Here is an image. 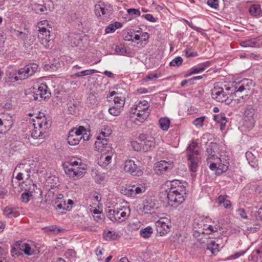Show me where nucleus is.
<instances>
[{"mask_svg":"<svg viewBox=\"0 0 262 262\" xmlns=\"http://www.w3.org/2000/svg\"><path fill=\"white\" fill-rule=\"evenodd\" d=\"M218 150V146L215 143L211 142L206 149V155L207 156L206 162L211 170H215L217 175L226 171L228 169L229 162L225 155L220 157L215 155Z\"/></svg>","mask_w":262,"mask_h":262,"instance_id":"f257e3e1","label":"nucleus"},{"mask_svg":"<svg viewBox=\"0 0 262 262\" xmlns=\"http://www.w3.org/2000/svg\"><path fill=\"white\" fill-rule=\"evenodd\" d=\"M187 189L184 184L178 180H174L171 182V186L167 192V198L168 203L180 204L185 200Z\"/></svg>","mask_w":262,"mask_h":262,"instance_id":"f03ea898","label":"nucleus"},{"mask_svg":"<svg viewBox=\"0 0 262 262\" xmlns=\"http://www.w3.org/2000/svg\"><path fill=\"white\" fill-rule=\"evenodd\" d=\"M33 129L31 136L34 139H43L47 134V130L51 125L43 114H39L36 119H32Z\"/></svg>","mask_w":262,"mask_h":262,"instance_id":"7ed1b4c3","label":"nucleus"},{"mask_svg":"<svg viewBox=\"0 0 262 262\" xmlns=\"http://www.w3.org/2000/svg\"><path fill=\"white\" fill-rule=\"evenodd\" d=\"M82 165L81 162L71 160L69 162L63 164V167L66 174L76 180L83 177L85 173V169L82 166Z\"/></svg>","mask_w":262,"mask_h":262,"instance_id":"20e7f679","label":"nucleus"},{"mask_svg":"<svg viewBox=\"0 0 262 262\" xmlns=\"http://www.w3.org/2000/svg\"><path fill=\"white\" fill-rule=\"evenodd\" d=\"M198 143L192 142L187 148V155L188 160V165L190 171L195 172L197 171L201 163V157L199 151L196 149Z\"/></svg>","mask_w":262,"mask_h":262,"instance_id":"39448f33","label":"nucleus"},{"mask_svg":"<svg viewBox=\"0 0 262 262\" xmlns=\"http://www.w3.org/2000/svg\"><path fill=\"white\" fill-rule=\"evenodd\" d=\"M130 213L127 206H121L113 209H110L107 213V217L113 222L121 223L126 221Z\"/></svg>","mask_w":262,"mask_h":262,"instance_id":"423d86ee","label":"nucleus"},{"mask_svg":"<svg viewBox=\"0 0 262 262\" xmlns=\"http://www.w3.org/2000/svg\"><path fill=\"white\" fill-rule=\"evenodd\" d=\"M254 86V83L251 80L244 79L238 83H236L235 85L232 87L233 89L232 91H234L236 95H238L239 97L243 98V95L239 96V93H243L245 96L250 95L252 93Z\"/></svg>","mask_w":262,"mask_h":262,"instance_id":"0eeeda50","label":"nucleus"},{"mask_svg":"<svg viewBox=\"0 0 262 262\" xmlns=\"http://www.w3.org/2000/svg\"><path fill=\"white\" fill-rule=\"evenodd\" d=\"M232 88H226L225 90L224 88L220 85L219 83H215L213 88L211 90V96L212 98L215 101L219 102H225L227 104L230 103L229 100V93L228 91H230Z\"/></svg>","mask_w":262,"mask_h":262,"instance_id":"6e6552de","label":"nucleus"},{"mask_svg":"<svg viewBox=\"0 0 262 262\" xmlns=\"http://www.w3.org/2000/svg\"><path fill=\"white\" fill-rule=\"evenodd\" d=\"M123 169L133 176L140 177L143 173V170L132 160H127L124 162Z\"/></svg>","mask_w":262,"mask_h":262,"instance_id":"1a4fd4ad","label":"nucleus"},{"mask_svg":"<svg viewBox=\"0 0 262 262\" xmlns=\"http://www.w3.org/2000/svg\"><path fill=\"white\" fill-rule=\"evenodd\" d=\"M146 190L144 183H138L127 186L124 190V194L132 197H135L137 194L144 193Z\"/></svg>","mask_w":262,"mask_h":262,"instance_id":"9d476101","label":"nucleus"},{"mask_svg":"<svg viewBox=\"0 0 262 262\" xmlns=\"http://www.w3.org/2000/svg\"><path fill=\"white\" fill-rule=\"evenodd\" d=\"M85 132L84 127L80 126L78 128H74L70 130L69 136L67 138L68 143L71 145H76L79 143L81 140V132Z\"/></svg>","mask_w":262,"mask_h":262,"instance_id":"9b49d317","label":"nucleus"},{"mask_svg":"<svg viewBox=\"0 0 262 262\" xmlns=\"http://www.w3.org/2000/svg\"><path fill=\"white\" fill-rule=\"evenodd\" d=\"M255 110L251 106H248L244 111V125L248 128H252L255 122L254 115Z\"/></svg>","mask_w":262,"mask_h":262,"instance_id":"f8f14e48","label":"nucleus"},{"mask_svg":"<svg viewBox=\"0 0 262 262\" xmlns=\"http://www.w3.org/2000/svg\"><path fill=\"white\" fill-rule=\"evenodd\" d=\"M140 141H141L142 151H147L151 150L155 146V139L151 136L141 134L139 136Z\"/></svg>","mask_w":262,"mask_h":262,"instance_id":"ddd939ff","label":"nucleus"},{"mask_svg":"<svg viewBox=\"0 0 262 262\" xmlns=\"http://www.w3.org/2000/svg\"><path fill=\"white\" fill-rule=\"evenodd\" d=\"M110 134H106L104 132H101L99 133L96 138V141L95 142V149L98 151H102L107 147L108 144V139L106 138Z\"/></svg>","mask_w":262,"mask_h":262,"instance_id":"4468645a","label":"nucleus"},{"mask_svg":"<svg viewBox=\"0 0 262 262\" xmlns=\"http://www.w3.org/2000/svg\"><path fill=\"white\" fill-rule=\"evenodd\" d=\"M51 96V92L48 86L44 83L40 84L37 89V91L34 94V99L39 101L46 100L49 98Z\"/></svg>","mask_w":262,"mask_h":262,"instance_id":"2eb2a0df","label":"nucleus"},{"mask_svg":"<svg viewBox=\"0 0 262 262\" xmlns=\"http://www.w3.org/2000/svg\"><path fill=\"white\" fill-rule=\"evenodd\" d=\"M201 226V228H199L198 229H196L195 231L198 233H203L204 234L205 233V231H206V234H211L212 232H217L219 229H220V226L217 224L215 225H208L205 224L201 222L198 226Z\"/></svg>","mask_w":262,"mask_h":262,"instance_id":"dca6fc26","label":"nucleus"},{"mask_svg":"<svg viewBox=\"0 0 262 262\" xmlns=\"http://www.w3.org/2000/svg\"><path fill=\"white\" fill-rule=\"evenodd\" d=\"M68 40L71 46L73 47H79L81 48L83 47L82 36L79 34L70 33L68 35Z\"/></svg>","mask_w":262,"mask_h":262,"instance_id":"f3484780","label":"nucleus"},{"mask_svg":"<svg viewBox=\"0 0 262 262\" xmlns=\"http://www.w3.org/2000/svg\"><path fill=\"white\" fill-rule=\"evenodd\" d=\"M114 95H115L114 98V104H118V105H121L122 107H123L125 104V96H122L118 91H110L109 94L107 96V99H110Z\"/></svg>","mask_w":262,"mask_h":262,"instance_id":"a211bd4d","label":"nucleus"},{"mask_svg":"<svg viewBox=\"0 0 262 262\" xmlns=\"http://www.w3.org/2000/svg\"><path fill=\"white\" fill-rule=\"evenodd\" d=\"M156 227L157 232L161 236L166 234L169 230V225L162 220H159L156 223Z\"/></svg>","mask_w":262,"mask_h":262,"instance_id":"6ab92c4d","label":"nucleus"},{"mask_svg":"<svg viewBox=\"0 0 262 262\" xmlns=\"http://www.w3.org/2000/svg\"><path fill=\"white\" fill-rule=\"evenodd\" d=\"M12 125L13 120L11 117L8 116L7 119H0V133L9 130Z\"/></svg>","mask_w":262,"mask_h":262,"instance_id":"aec40b11","label":"nucleus"},{"mask_svg":"<svg viewBox=\"0 0 262 262\" xmlns=\"http://www.w3.org/2000/svg\"><path fill=\"white\" fill-rule=\"evenodd\" d=\"M173 166V163L172 162H166V161L163 160L160 161L157 164L156 168L158 171L164 172L172 169Z\"/></svg>","mask_w":262,"mask_h":262,"instance_id":"412c9836","label":"nucleus"},{"mask_svg":"<svg viewBox=\"0 0 262 262\" xmlns=\"http://www.w3.org/2000/svg\"><path fill=\"white\" fill-rule=\"evenodd\" d=\"M17 73V75L15 74H13L12 76V79H13L15 81L19 80H24L29 77L24 68L18 70Z\"/></svg>","mask_w":262,"mask_h":262,"instance_id":"4be33fe9","label":"nucleus"},{"mask_svg":"<svg viewBox=\"0 0 262 262\" xmlns=\"http://www.w3.org/2000/svg\"><path fill=\"white\" fill-rule=\"evenodd\" d=\"M46 184L52 189L56 188L59 185V179L55 176H50L46 179Z\"/></svg>","mask_w":262,"mask_h":262,"instance_id":"5701e85b","label":"nucleus"},{"mask_svg":"<svg viewBox=\"0 0 262 262\" xmlns=\"http://www.w3.org/2000/svg\"><path fill=\"white\" fill-rule=\"evenodd\" d=\"M213 118L215 121L221 124V129L223 130L227 122L225 114L221 113L219 114L214 115Z\"/></svg>","mask_w":262,"mask_h":262,"instance_id":"b1692460","label":"nucleus"},{"mask_svg":"<svg viewBox=\"0 0 262 262\" xmlns=\"http://www.w3.org/2000/svg\"><path fill=\"white\" fill-rule=\"evenodd\" d=\"M256 38H252L249 40H247L243 41L241 43L242 46L244 47H259L260 46V42Z\"/></svg>","mask_w":262,"mask_h":262,"instance_id":"393cba45","label":"nucleus"},{"mask_svg":"<svg viewBox=\"0 0 262 262\" xmlns=\"http://www.w3.org/2000/svg\"><path fill=\"white\" fill-rule=\"evenodd\" d=\"M219 244L214 241L210 240L207 244V249L210 251L212 254H215L219 251Z\"/></svg>","mask_w":262,"mask_h":262,"instance_id":"a878e982","label":"nucleus"},{"mask_svg":"<svg viewBox=\"0 0 262 262\" xmlns=\"http://www.w3.org/2000/svg\"><path fill=\"white\" fill-rule=\"evenodd\" d=\"M133 114L136 115L137 117L136 119L139 121L140 122H143L148 117L149 113V112H138L135 110V112H133Z\"/></svg>","mask_w":262,"mask_h":262,"instance_id":"bb28decb","label":"nucleus"},{"mask_svg":"<svg viewBox=\"0 0 262 262\" xmlns=\"http://www.w3.org/2000/svg\"><path fill=\"white\" fill-rule=\"evenodd\" d=\"M246 157L248 161V163L252 167H257V160L256 157L251 151L246 152Z\"/></svg>","mask_w":262,"mask_h":262,"instance_id":"cd10ccee","label":"nucleus"},{"mask_svg":"<svg viewBox=\"0 0 262 262\" xmlns=\"http://www.w3.org/2000/svg\"><path fill=\"white\" fill-rule=\"evenodd\" d=\"M28 77L34 74L38 69V65L35 63H32L24 67Z\"/></svg>","mask_w":262,"mask_h":262,"instance_id":"c85d7f7f","label":"nucleus"},{"mask_svg":"<svg viewBox=\"0 0 262 262\" xmlns=\"http://www.w3.org/2000/svg\"><path fill=\"white\" fill-rule=\"evenodd\" d=\"M112 158V156L110 155H102L98 162L99 165L102 167L105 168L111 162Z\"/></svg>","mask_w":262,"mask_h":262,"instance_id":"c756f323","label":"nucleus"},{"mask_svg":"<svg viewBox=\"0 0 262 262\" xmlns=\"http://www.w3.org/2000/svg\"><path fill=\"white\" fill-rule=\"evenodd\" d=\"M170 120L167 117L162 118L159 121L160 127L164 131L168 130L170 126Z\"/></svg>","mask_w":262,"mask_h":262,"instance_id":"7c9ffc66","label":"nucleus"},{"mask_svg":"<svg viewBox=\"0 0 262 262\" xmlns=\"http://www.w3.org/2000/svg\"><path fill=\"white\" fill-rule=\"evenodd\" d=\"M38 37L40 42L46 48L50 46V43L51 41L50 39V33L47 34V35H38Z\"/></svg>","mask_w":262,"mask_h":262,"instance_id":"2f4dec72","label":"nucleus"},{"mask_svg":"<svg viewBox=\"0 0 262 262\" xmlns=\"http://www.w3.org/2000/svg\"><path fill=\"white\" fill-rule=\"evenodd\" d=\"M4 214L9 218L15 217L18 215V213L16 210L10 206H7L5 208L4 210Z\"/></svg>","mask_w":262,"mask_h":262,"instance_id":"473e14b6","label":"nucleus"},{"mask_svg":"<svg viewBox=\"0 0 262 262\" xmlns=\"http://www.w3.org/2000/svg\"><path fill=\"white\" fill-rule=\"evenodd\" d=\"M149 107V104L147 101L143 100L140 101L137 105L135 110L138 112L144 111L148 112V108Z\"/></svg>","mask_w":262,"mask_h":262,"instance_id":"72a5a7b5","label":"nucleus"},{"mask_svg":"<svg viewBox=\"0 0 262 262\" xmlns=\"http://www.w3.org/2000/svg\"><path fill=\"white\" fill-rule=\"evenodd\" d=\"M122 108L123 107H122L121 105H118V104H114V106L108 109V112L111 115L114 116H117L120 115Z\"/></svg>","mask_w":262,"mask_h":262,"instance_id":"f704fd0d","label":"nucleus"},{"mask_svg":"<svg viewBox=\"0 0 262 262\" xmlns=\"http://www.w3.org/2000/svg\"><path fill=\"white\" fill-rule=\"evenodd\" d=\"M104 5H96L95 6V12L97 16L105 15L107 9L103 6Z\"/></svg>","mask_w":262,"mask_h":262,"instance_id":"c9c22d12","label":"nucleus"},{"mask_svg":"<svg viewBox=\"0 0 262 262\" xmlns=\"http://www.w3.org/2000/svg\"><path fill=\"white\" fill-rule=\"evenodd\" d=\"M249 13L253 16H258L261 13L260 6L258 5H253L249 9Z\"/></svg>","mask_w":262,"mask_h":262,"instance_id":"e433bc0d","label":"nucleus"},{"mask_svg":"<svg viewBox=\"0 0 262 262\" xmlns=\"http://www.w3.org/2000/svg\"><path fill=\"white\" fill-rule=\"evenodd\" d=\"M152 232V228L150 226H148L141 229L140 231V234L142 237L144 238H148L151 236Z\"/></svg>","mask_w":262,"mask_h":262,"instance_id":"4c0bfd02","label":"nucleus"},{"mask_svg":"<svg viewBox=\"0 0 262 262\" xmlns=\"http://www.w3.org/2000/svg\"><path fill=\"white\" fill-rule=\"evenodd\" d=\"M20 249L28 255H31L34 254V251L31 250L30 245L27 243H23L20 245Z\"/></svg>","mask_w":262,"mask_h":262,"instance_id":"58836bf2","label":"nucleus"},{"mask_svg":"<svg viewBox=\"0 0 262 262\" xmlns=\"http://www.w3.org/2000/svg\"><path fill=\"white\" fill-rule=\"evenodd\" d=\"M29 167L30 165L28 164L21 163L17 165L15 170L20 171L24 170L27 173V177H30V168H29Z\"/></svg>","mask_w":262,"mask_h":262,"instance_id":"ea45409f","label":"nucleus"},{"mask_svg":"<svg viewBox=\"0 0 262 262\" xmlns=\"http://www.w3.org/2000/svg\"><path fill=\"white\" fill-rule=\"evenodd\" d=\"M103 236L106 240H114L118 236V234L116 232H113L111 231H104Z\"/></svg>","mask_w":262,"mask_h":262,"instance_id":"a19ab883","label":"nucleus"},{"mask_svg":"<svg viewBox=\"0 0 262 262\" xmlns=\"http://www.w3.org/2000/svg\"><path fill=\"white\" fill-rule=\"evenodd\" d=\"M155 208H157V207L156 206L155 204L153 203L151 201L146 202L143 207V209L145 213L151 211Z\"/></svg>","mask_w":262,"mask_h":262,"instance_id":"79ce46f5","label":"nucleus"},{"mask_svg":"<svg viewBox=\"0 0 262 262\" xmlns=\"http://www.w3.org/2000/svg\"><path fill=\"white\" fill-rule=\"evenodd\" d=\"M115 51L118 55H127V50H126V47H125L124 46H122V45L116 46Z\"/></svg>","mask_w":262,"mask_h":262,"instance_id":"37998d69","label":"nucleus"},{"mask_svg":"<svg viewBox=\"0 0 262 262\" xmlns=\"http://www.w3.org/2000/svg\"><path fill=\"white\" fill-rule=\"evenodd\" d=\"M96 70H86L75 73V75L77 77H82L83 76L91 75L94 73H97Z\"/></svg>","mask_w":262,"mask_h":262,"instance_id":"c03bdc74","label":"nucleus"},{"mask_svg":"<svg viewBox=\"0 0 262 262\" xmlns=\"http://www.w3.org/2000/svg\"><path fill=\"white\" fill-rule=\"evenodd\" d=\"M183 59L181 57L178 56L173 59L171 62L169 63V65L171 67H179L180 66L183 62Z\"/></svg>","mask_w":262,"mask_h":262,"instance_id":"a18cd8bd","label":"nucleus"},{"mask_svg":"<svg viewBox=\"0 0 262 262\" xmlns=\"http://www.w3.org/2000/svg\"><path fill=\"white\" fill-rule=\"evenodd\" d=\"M205 117L204 116H201L195 118L193 121V124L198 128H200L203 125V123L205 120Z\"/></svg>","mask_w":262,"mask_h":262,"instance_id":"49530a36","label":"nucleus"},{"mask_svg":"<svg viewBox=\"0 0 262 262\" xmlns=\"http://www.w3.org/2000/svg\"><path fill=\"white\" fill-rule=\"evenodd\" d=\"M57 64L55 63H49L44 66L43 69L46 71L50 72H54L58 69Z\"/></svg>","mask_w":262,"mask_h":262,"instance_id":"de8ad7c7","label":"nucleus"},{"mask_svg":"<svg viewBox=\"0 0 262 262\" xmlns=\"http://www.w3.org/2000/svg\"><path fill=\"white\" fill-rule=\"evenodd\" d=\"M32 196V192L28 191L24 192L21 195V200L23 202L27 203L29 201L30 197Z\"/></svg>","mask_w":262,"mask_h":262,"instance_id":"09e8293b","label":"nucleus"},{"mask_svg":"<svg viewBox=\"0 0 262 262\" xmlns=\"http://www.w3.org/2000/svg\"><path fill=\"white\" fill-rule=\"evenodd\" d=\"M55 204H56L55 206V208L57 210H66L67 209V207H69V206H67V204H66L65 201L61 200V202H59V201H57L56 202Z\"/></svg>","mask_w":262,"mask_h":262,"instance_id":"8fccbe9b","label":"nucleus"},{"mask_svg":"<svg viewBox=\"0 0 262 262\" xmlns=\"http://www.w3.org/2000/svg\"><path fill=\"white\" fill-rule=\"evenodd\" d=\"M131 146L133 149L135 151H142V147L141 145V141H132L131 142Z\"/></svg>","mask_w":262,"mask_h":262,"instance_id":"3c124183","label":"nucleus"},{"mask_svg":"<svg viewBox=\"0 0 262 262\" xmlns=\"http://www.w3.org/2000/svg\"><path fill=\"white\" fill-rule=\"evenodd\" d=\"M64 256L66 258L71 259L75 257L76 253L74 250L72 249H69L67 250L64 253Z\"/></svg>","mask_w":262,"mask_h":262,"instance_id":"603ef678","label":"nucleus"},{"mask_svg":"<svg viewBox=\"0 0 262 262\" xmlns=\"http://www.w3.org/2000/svg\"><path fill=\"white\" fill-rule=\"evenodd\" d=\"M207 4L210 7L217 9L219 7V0H206Z\"/></svg>","mask_w":262,"mask_h":262,"instance_id":"864d4df0","label":"nucleus"},{"mask_svg":"<svg viewBox=\"0 0 262 262\" xmlns=\"http://www.w3.org/2000/svg\"><path fill=\"white\" fill-rule=\"evenodd\" d=\"M127 11L128 14L132 16L136 15L139 16L141 14L140 11L137 9H128Z\"/></svg>","mask_w":262,"mask_h":262,"instance_id":"5fc2aeb1","label":"nucleus"},{"mask_svg":"<svg viewBox=\"0 0 262 262\" xmlns=\"http://www.w3.org/2000/svg\"><path fill=\"white\" fill-rule=\"evenodd\" d=\"M84 130L85 132H81L82 135L81 136V139H82L83 141H88L90 139V134L84 127Z\"/></svg>","mask_w":262,"mask_h":262,"instance_id":"6e6d98bb","label":"nucleus"},{"mask_svg":"<svg viewBox=\"0 0 262 262\" xmlns=\"http://www.w3.org/2000/svg\"><path fill=\"white\" fill-rule=\"evenodd\" d=\"M245 253V251L241 252H236L234 254L230 255L229 257L227 258L228 260L234 259L237 258L243 255Z\"/></svg>","mask_w":262,"mask_h":262,"instance_id":"4d7b16f0","label":"nucleus"},{"mask_svg":"<svg viewBox=\"0 0 262 262\" xmlns=\"http://www.w3.org/2000/svg\"><path fill=\"white\" fill-rule=\"evenodd\" d=\"M255 216L257 221H262V207L259 208L255 212Z\"/></svg>","mask_w":262,"mask_h":262,"instance_id":"13d9d810","label":"nucleus"},{"mask_svg":"<svg viewBox=\"0 0 262 262\" xmlns=\"http://www.w3.org/2000/svg\"><path fill=\"white\" fill-rule=\"evenodd\" d=\"M238 215L243 219H247V215L245 210L243 208H239L237 210Z\"/></svg>","mask_w":262,"mask_h":262,"instance_id":"bf43d9fd","label":"nucleus"},{"mask_svg":"<svg viewBox=\"0 0 262 262\" xmlns=\"http://www.w3.org/2000/svg\"><path fill=\"white\" fill-rule=\"evenodd\" d=\"M185 55L187 57H196L198 54L196 52H191L190 50L188 49L185 50Z\"/></svg>","mask_w":262,"mask_h":262,"instance_id":"052dcab7","label":"nucleus"},{"mask_svg":"<svg viewBox=\"0 0 262 262\" xmlns=\"http://www.w3.org/2000/svg\"><path fill=\"white\" fill-rule=\"evenodd\" d=\"M115 29L113 24H110L105 29V33H111L115 31Z\"/></svg>","mask_w":262,"mask_h":262,"instance_id":"680f3d73","label":"nucleus"},{"mask_svg":"<svg viewBox=\"0 0 262 262\" xmlns=\"http://www.w3.org/2000/svg\"><path fill=\"white\" fill-rule=\"evenodd\" d=\"M210 64L211 62L209 61H207L205 62L201 63L199 66L202 69V71L203 72L210 66Z\"/></svg>","mask_w":262,"mask_h":262,"instance_id":"e2e57ef3","label":"nucleus"},{"mask_svg":"<svg viewBox=\"0 0 262 262\" xmlns=\"http://www.w3.org/2000/svg\"><path fill=\"white\" fill-rule=\"evenodd\" d=\"M39 34L38 35H47V34H49L50 32L49 30H47V29L45 27L39 28Z\"/></svg>","mask_w":262,"mask_h":262,"instance_id":"0e129e2a","label":"nucleus"},{"mask_svg":"<svg viewBox=\"0 0 262 262\" xmlns=\"http://www.w3.org/2000/svg\"><path fill=\"white\" fill-rule=\"evenodd\" d=\"M144 17L147 20L150 22H156V18L153 16L152 14H147L144 15Z\"/></svg>","mask_w":262,"mask_h":262,"instance_id":"69168bd1","label":"nucleus"},{"mask_svg":"<svg viewBox=\"0 0 262 262\" xmlns=\"http://www.w3.org/2000/svg\"><path fill=\"white\" fill-rule=\"evenodd\" d=\"M133 32L130 31L127 33V34L124 36V40L126 41H133L134 39H133Z\"/></svg>","mask_w":262,"mask_h":262,"instance_id":"338daca9","label":"nucleus"},{"mask_svg":"<svg viewBox=\"0 0 262 262\" xmlns=\"http://www.w3.org/2000/svg\"><path fill=\"white\" fill-rule=\"evenodd\" d=\"M191 74H196L201 72H202V69L200 68V67H193L191 69Z\"/></svg>","mask_w":262,"mask_h":262,"instance_id":"774afa93","label":"nucleus"}]
</instances>
